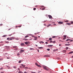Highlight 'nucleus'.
<instances>
[{
    "label": "nucleus",
    "mask_w": 73,
    "mask_h": 73,
    "mask_svg": "<svg viewBox=\"0 0 73 73\" xmlns=\"http://www.w3.org/2000/svg\"><path fill=\"white\" fill-rule=\"evenodd\" d=\"M70 41V42H72V41H73V40H71Z\"/></svg>",
    "instance_id": "nucleus-51"
},
{
    "label": "nucleus",
    "mask_w": 73,
    "mask_h": 73,
    "mask_svg": "<svg viewBox=\"0 0 73 73\" xmlns=\"http://www.w3.org/2000/svg\"><path fill=\"white\" fill-rule=\"evenodd\" d=\"M20 67L21 68H23V67H21V66H20Z\"/></svg>",
    "instance_id": "nucleus-61"
},
{
    "label": "nucleus",
    "mask_w": 73,
    "mask_h": 73,
    "mask_svg": "<svg viewBox=\"0 0 73 73\" xmlns=\"http://www.w3.org/2000/svg\"><path fill=\"white\" fill-rule=\"evenodd\" d=\"M68 48H68V47H66V50H67V49H68Z\"/></svg>",
    "instance_id": "nucleus-36"
},
{
    "label": "nucleus",
    "mask_w": 73,
    "mask_h": 73,
    "mask_svg": "<svg viewBox=\"0 0 73 73\" xmlns=\"http://www.w3.org/2000/svg\"><path fill=\"white\" fill-rule=\"evenodd\" d=\"M8 69H11V68L9 67L8 68H7Z\"/></svg>",
    "instance_id": "nucleus-55"
},
{
    "label": "nucleus",
    "mask_w": 73,
    "mask_h": 73,
    "mask_svg": "<svg viewBox=\"0 0 73 73\" xmlns=\"http://www.w3.org/2000/svg\"><path fill=\"white\" fill-rule=\"evenodd\" d=\"M21 62V60L19 61V63H20Z\"/></svg>",
    "instance_id": "nucleus-49"
},
{
    "label": "nucleus",
    "mask_w": 73,
    "mask_h": 73,
    "mask_svg": "<svg viewBox=\"0 0 73 73\" xmlns=\"http://www.w3.org/2000/svg\"><path fill=\"white\" fill-rule=\"evenodd\" d=\"M46 8L45 7H44V8H42V10H45V9Z\"/></svg>",
    "instance_id": "nucleus-23"
},
{
    "label": "nucleus",
    "mask_w": 73,
    "mask_h": 73,
    "mask_svg": "<svg viewBox=\"0 0 73 73\" xmlns=\"http://www.w3.org/2000/svg\"><path fill=\"white\" fill-rule=\"evenodd\" d=\"M37 39V37L36 36L35 37L34 40H36Z\"/></svg>",
    "instance_id": "nucleus-9"
},
{
    "label": "nucleus",
    "mask_w": 73,
    "mask_h": 73,
    "mask_svg": "<svg viewBox=\"0 0 73 73\" xmlns=\"http://www.w3.org/2000/svg\"><path fill=\"white\" fill-rule=\"evenodd\" d=\"M70 44H65V46H69Z\"/></svg>",
    "instance_id": "nucleus-8"
},
{
    "label": "nucleus",
    "mask_w": 73,
    "mask_h": 73,
    "mask_svg": "<svg viewBox=\"0 0 73 73\" xmlns=\"http://www.w3.org/2000/svg\"><path fill=\"white\" fill-rule=\"evenodd\" d=\"M13 39H12V38H11L10 39V40H13Z\"/></svg>",
    "instance_id": "nucleus-59"
},
{
    "label": "nucleus",
    "mask_w": 73,
    "mask_h": 73,
    "mask_svg": "<svg viewBox=\"0 0 73 73\" xmlns=\"http://www.w3.org/2000/svg\"><path fill=\"white\" fill-rule=\"evenodd\" d=\"M3 68L2 67L1 68H0V70H3Z\"/></svg>",
    "instance_id": "nucleus-28"
},
{
    "label": "nucleus",
    "mask_w": 73,
    "mask_h": 73,
    "mask_svg": "<svg viewBox=\"0 0 73 73\" xmlns=\"http://www.w3.org/2000/svg\"><path fill=\"white\" fill-rule=\"evenodd\" d=\"M35 65L36 66H38V64H37V63H36L35 64Z\"/></svg>",
    "instance_id": "nucleus-32"
},
{
    "label": "nucleus",
    "mask_w": 73,
    "mask_h": 73,
    "mask_svg": "<svg viewBox=\"0 0 73 73\" xmlns=\"http://www.w3.org/2000/svg\"><path fill=\"white\" fill-rule=\"evenodd\" d=\"M37 66H38V67H39V68H41V66H40V65H38Z\"/></svg>",
    "instance_id": "nucleus-20"
},
{
    "label": "nucleus",
    "mask_w": 73,
    "mask_h": 73,
    "mask_svg": "<svg viewBox=\"0 0 73 73\" xmlns=\"http://www.w3.org/2000/svg\"><path fill=\"white\" fill-rule=\"evenodd\" d=\"M12 35V34H11V35H9V36H11Z\"/></svg>",
    "instance_id": "nucleus-56"
},
{
    "label": "nucleus",
    "mask_w": 73,
    "mask_h": 73,
    "mask_svg": "<svg viewBox=\"0 0 73 73\" xmlns=\"http://www.w3.org/2000/svg\"><path fill=\"white\" fill-rule=\"evenodd\" d=\"M64 22H63L59 21L58 22V24H62Z\"/></svg>",
    "instance_id": "nucleus-2"
},
{
    "label": "nucleus",
    "mask_w": 73,
    "mask_h": 73,
    "mask_svg": "<svg viewBox=\"0 0 73 73\" xmlns=\"http://www.w3.org/2000/svg\"><path fill=\"white\" fill-rule=\"evenodd\" d=\"M66 24H67L68 25H71V23H67Z\"/></svg>",
    "instance_id": "nucleus-10"
},
{
    "label": "nucleus",
    "mask_w": 73,
    "mask_h": 73,
    "mask_svg": "<svg viewBox=\"0 0 73 73\" xmlns=\"http://www.w3.org/2000/svg\"><path fill=\"white\" fill-rule=\"evenodd\" d=\"M43 69H45V70H48V69L45 67H44Z\"/></svg>",
    "instance_id": "nucleus-5"
},
{
    "label": "nucleus",
    "mask_w": 73,
    "mask_h": 73,
    "mask_svg": "<svg viewBox=\"0 0 73 73\" xmlns=\"http://www.w3.org/2000/svg\"><path fill=\"white\" fill-rule=\"evenodd\" d=\"M48 16L49 17V19H52V16L50 15H48Z\"/></svg>",
    "instance_id": "nucleus-3"
},
{
    "label": "nucleus",
    "mask_w": 73,
    "mask_h": 73,
    "mask_svg": "<svg viewBox=\"0 0 73 73\" xmlns=\"http://www.w3.org/2000/svg\"><path fill=\"white\" fill-rule=\"evenodd\" d=\"M36 9V8H33L34 11H35Z\"/></svg>",
    "instance_id": "nucleus-31"
},
{
    "label": "nucleus",
    "mask_w": 73,
    "mask_h": 73,
    "mask_svg": "<svg viewBox=\"0 0 73 73\" xmlns=\"http://www.w3.org/2000/svg\"><path fill=\"white\" fill-rule=\"evenodd\" d=\"M1 73H4V72H1Z\"/></svg>",
    "instance_id": "nucleus-63"
},
{
    "label": "nucleus",
    "mask_w": 73,
    "mask_h": 73,
    "mask_svg": "<svg viewBox=\"0 0 73 73\" xmlns=\"http://www.w3.org/2000/svg\"><path fill=\"white\" fill-rule=\"evenodd\" d=\"M48 25L49 27V26H50V25H51L49 24V25Z\"/></svg>",
    "instance_id": "nucleus-57"
},
{
    "label": "nucleus",
    "mask_w": 73,
    "mask_h": 73,
    "mask_svg": "<svg viewBox=\"0 0 73 73\" xmlns=\"http://www.w3.org/2000/svg\"><path fill=\"white\" fill-rule=\"evenodd\" d=\"M3 25V24H1L0 25V26H2Z\"/></svg>",
    "instance_id": "nucleus-45"
},
{
    "label": "nucleus",
    "mask_w": 73,
    "mask_h": 73,
    "mask_svg": "<svg viewBox=\"0 0 73 73\" xmlns=\"http://www.w3.org/2000/svg\"><path fill=\"white\" fill-rule=\"evenodd\" d=\"M19 55H20V54L19 53H18L17 54V56H19Z\"/></svg>",
    "instance_id": "nucleus-48"
},
{
    "label": "nucleus",
    "mask_w": 73,
    "mask_h": 73,
    "mask_svg": "<svg viewBox=\"0 0 73 73\" xmlns=\"http://www.w3.org/2000/svg\"><path fill=\"white\" fill-rule=\"evenodd\" d=\"M28 68L27 67H26L25 68V69H28Z\"/></svg>",
    "instance_id": "nucleus-39"
},
{
    "label": "nucleus",
    "mask_w": 73,
    "mask_h": 73,
    "mask_svg": "<svg viewBox=\"0 0 73 73\" xmlns=\"http://www.w3.org/2000/svg\"><path fill=\"white\" fill-rule=\"evenodd\" d=\"M19 73H23V72H22L21 71H19L18 72Z\"/></svg>",
    "instance_id": "nucleus-26"
},
{
    "label": "nucleus",
    "mask_w": 73,
    "mask_h": 73,
    "mask_svg": "<svg viewBox=\"0 0 73 73\" xmlns=\"http://www.w3.org/2000/svg\"><path fill=\"white\" fill-rule=\"evenodd\" d=\"M29 37V36L28 35H27L26 36H25V38H27V37Z\"/></svg>",
    "instance_id": "nucleus-22"
},
{
    "label": "nucleus",
    "mask_w": 73,
    "mask_h": 73,
    "mask_svg": "<svg viewBox=\"0 0 73 73\" xmlns=\"http://www.w3.org/2000/svg\"><path fill=\"white\" fill-rule=\"evenodd\" d=\"M48 46L49 47H52V46H53L52 45H48Z\"/></svg>",
    "instance_id": "nucleus-21"
},
{
    "label": "nucleus",
    "mask_w": 73,
    "mask_h": 73,
    "mask_svg": "<svg viewBox=\"0 0 73 73\" xmlns=\"http://www.w3.org/2000/svg\"><path fill=\"white\" fill-rule=\"evenodd\" d=\"M23 68H25V65H23Z\"/></svg>",
    "instance_id": "nucleus-40"
},
{
    "label": "nucleus",
    "mask_w": 73,
    "mask_h": 73,
    "mask_svg": "<svg viewBox=\"0 0 73 73\" xmlns=\"http://www.w3.org/2000/svg\"><path fill=\"white\" fill-rule=\"evenodd\" d=\"M31 72L32 73H34V72Z\"/></svg>",
    "instance_id": "nucleus-62"
},
{
    "label": "nucleus",
    "mask_w": 73,
    "mask_h": 73,
    "mask_svg": "<svg viewBox=\"0 0 73 73\" xmlns=\"http://www.w3.org/2000/svg\"><path fill=\"white\" fill-rule=\"evenodd\" d=\"M66 41H69L68 40V39H67L66 40Z\"/></svg>",
    "instance_id": "nucleus-60"
},
{
    "label": "nucleus",
    "mask_w": 73,
    "mask_h": 73,
    "mask_svg": "<svg viewBox=\"0 0 73 73\" xmlns=\"http://www.w3.org/2000/svg\"><path fill=\"white\" fill-rule=\"evenodd\" d=\"M39 43L40 44H41V43H42V44H44V42H43L42 41H41L39 42Z\"/></svg>",
    "instance_id": "nucleus-15"
},
{
    "label": "nucleus",
    "mask_w": 73,
    "mask_h": 73,
    "mask_svg": "<svg viewBox=\"0 0 73 73\" xmlns=\"http://www.w3.org/2000/svg\"><path fill=\"white\" fill-rule=\"evenodd\" d=\"M18 70H19V71H20V69L19 68H18Z\"/></svg>",
    "instance_id": "nucleus-43"
},
{
    "label": "nucleus",
    "mask_w": 73,
    "mask_h": 73,
    "mask_svg": "<svg viewBox=\"0 0 73 73\" xmlns=\"http://www.w3.org/2000/svg\"><path fill=\"white\" fill-rule=\"evenodd\" d=\"M30 50H33V48H30Z\"/></svg>",
    "instance_id": "nucleus-30"
},
{
    "label": "nucleus",
    "mask_w": 73,
    "mask_h": 73,
    "mask_svg": "<svg viewBox=\"0 0 73 73\" xmlns=\"http://www.w3.org/2000/svg\"><path fill=\"white\" fill-rule=\"evenodd\" d=\"M62 52H63L64 53H66V50H63L62 51Z\"/></svg>",
    "instance_id": "nucleus-12"
},
{
    "label": "nucleus",
    "mask_w": 73,
    "mask_h": 73,
    "mask_svg": "<svg viewBox=\"0 0 73 73\" xmlns=\"http://www.w3.org/2000/svg\"><path fill=\"white\" fill-rule=\"evenodd\" d=\"M48 42H45V43L46 44H48Z\"/></svg>",
    "instance_id": "nucleus-53"
},
{
    "label": "nucleus",
    "mask_w": 73,
    "mask_h": 73,
    "mask_svg": "<svg viewBox=\"0 0 73 73\" xmlns=\"http://www.w3.org/2000/svg\"><path fill=\"white\" fill-rule=\"evenodd\" d=\"M7 40H8V41H9V40H10V38H7Z\"/></svg>",
    "instance_id": "nucleus-17"
},
{
    "label": "nucleus",
    "mask_w": 73,
    "mask_h": 73,
    "mask_svg": "<svg viewBox=\"0 0 73 73\" xmlns=\"http://www.w3.org/2000/svg\"><path fill=\"white\" fill-rule=\"evenodd\" d=\"M49 40H52V38H50L49 39Z\"/></svg>",
    "instance_id": "nucleus-27"
},
{
    "label": "nucleus",
    "mask_w": 73,
    "mask_h": 73,
    "mask_svg": "<svg viewBox=\"0 0 73 73\" xmlns=\"http://www.w3.org/2000/svg\"><path fill=\"white\" fill-rule=\"evenodd\" d=\"M52 43H56V41H54L52 42Z\"/></svg>",
    "instance_id": "nucleus-38"
},
{
    "label": "nucleus",
    "mask_w": 73,
    "mask_h": 73,
    "mask_svg": "<svg viewBox=\"0 0 73 73\" xmlns=\"http://www.w3.org/2000/svg\"><path fill=\"white\" fill-rule=\"evenodd\" d=\"M27 72H24V73H27Z\"/></svg>",
    "instance_id": "nucleus-64"
},
{
    "label": "nucleus",
    "mask_w": 73,
    "mask_h": 73,
    "mask_svg": "<svg viewBox=\"0 0 73 73\" xmlns=\"http://www.w3.org/2000/svg\"><path fill=\"white\" fill-rule=\"evenodd\" d=\"M5 48H6V49L7 50H9V47L8 46H5Z\"/></svg>",
    "instance_id": "nucleus-1"
},
{
    "label": "nucleus",
    "mask_w": 73,
    "mask_h": 73,
    "mask_svg": "<svg viewBox=\"0 0 73 73\" xmlns=\"http://www.w3.org/2000/svg\"><path fill=\"white\" fill-rule=\"evenodd\" d=\"M52 38H56V36H52Z\"/></svg>",
    "instance_id": "nucleus-34"
},
{
    "label": "nucleus",
    "mask_w": 73,
    "mask_h": 73,
    "mask_svg": "<svg viewBox=\"0 0 73 73\" xmlns=\"http://www.w3.org/2000/svg\"><path fill=\"white\" fill-rule=\"evenodd\" d=\"M21 46H23V45H24V44L22 43L21 44Z\"/></svg>",
    "instance_id": "nucleus-16"
},
{
    "label": "nucleus",
    "mask_w": 73,
    "mask_h": 73,
    "mask_svg": "<svg viewBox=\"0 0 73 73\" xmlns=\"http://www.w3.org/2000/svg\"><path fill=\"white\" fill-rule=\"evenodd\" d=\"M41 7H44V6H41Z\"/></svg>",
    "instance_id": "nucleus-52"
},
{
    "label": "nucleus",
    "mask_w": 73,
    "mask_h": 73,
    "mask_svg": "<svg viewBox=\"0 0 73 73\" xmlns=\"http://www.w3.org/2000/svg\"><path fill=\"white\" fill-rule=\"evenodd\" d=\"M21 27V25H20L18 26V27H19V28H20Z\"/></svg>",
    "instance_id": "nucleus-37"
},
{
    "label": "nucleus",
    "mask_w": 73,
    "mask_h": 73,
    "mask_svg": "<svg viewBox=\"0 0 73 73\" xmlns=\"http://www.w3.org/2000/svg\"><path fill=\"white\" fill-rule=\"evenodd\" d=\"M71 23L72 24H73V21L71 22Z\"/></svg>",
    "instance_id": "nucleus-42"
},
{
    "label": "nucleus",
    "mask_w": 73,
    "mask_h": 73,
    "mask_svg": "<svg viewBox=\"0 0 73 73\" xmlns=\"http://www.w3.org/2000/svg\"><path fill=\"white\" fill-rule=\"evenodd\" d=\"M13 48H17V46H13Z\"/></svg>",
    "instance_id": "nucleus-14"
},
{
    "label": "nucleus",
    "mask_w": 73,
    "mask_h": 73,
    "mask_svg": "<svg viewBox=\"0 0 73 73\" xmlns=\"http://www.w3.org/2000/svg\"><path fill=\"white\" fill-rule=\"evenodd\" d=\"M47 50H48V51H49V50H50V49L48 48L47 49Z\"/></svg>",
    "instance_id": "nucleus-35"
},
{
    "label": "nucleus",
    "mask_w": 73,
    "mask_h": 73,
    "mask_svg": "<svg viewBox=\"0 0 73 73\" xmlns=\"http://www.w3.org/2000/svg\"><path fill=\"white\" fill-rule=\"evenodd\" d=\"M73 53V51H72V52H70L68 54H71L72 53Z\"/></svg>",
    "instance_id": "nucleus-18"
},
{
    "label": "nucleus",
    "mask_w": 73,
    "mask_h": 73,
    "mask_svg": "<svg viewBox=\"0 0 73 73\" xmlns=\"http://www.w3.org/2000/svg\"><path fill=\"white\" fill-rule=\"evenodd\" d=\"M15 40H19V39L18 38H15Z\"/></svg>",
    "instance_id": "nucleus-29"
},
{
    "label": "nucleus",
    "mask_w": 73,
    "mask_h": 73,
    "mask_svg": "<svg viewBox=\"0 0 73 73\" xmlns=\"http://www.w3.org/2000/svg\"><path fill=\"white\" fill-rule=\"evenodd\" d=\"M7 59H9L10 58H9V57H7Z\"/></svg>",
    "instance_id": "nucleus-54"
},
{
    "label": "nucleus",
    "mask_w": 73,
    "mask_h": 73,
    "mask_svg": "<svg viewBox=\"0 0 73 73\" xmlns=\"http://www.w3.org/2000/svg\"><path fill=\"white\" fill-rule=\"evenodd\" d=\"M2 37H7V35H5L3 36H2Z\"/></svg>",
    "instance_id": "nucleus-13"
},
{
    "label": "nucleus",
    "mask_w": 73,
    "mask_h": 73,
    "mask_svg": "<svg viewBox=\"0 0 73 73\" xmlns=\"http://www.w3.org/2000/svg\"><path fill=\"white\" fill-rule=\"evenodd\" d=\"M50 57V56L49 55H45L44 56V57Z\"/></svg>",
    "instance_id": "nucleus-4"
},
{
    "label": "nucleus",
    "mask_w": 73,
    "mask_h": 73,
    "mask_svg": "<svg viewBox=\"0 0 73 73\" xmlns=\"http://www.w3.org/2000/svg\"><path fill=\"white\" fill-rule=\"evenodd\" d=\"M39 49H43V47H38Z\"/></svg>",
    "instance_id": "nucleus-24"
},
{
    "label": "nucleus",
    "mask_w": 73,
    "mask_h": 73,
    "mask_svg": "<svg viewBox=\"0 0 73 73\" xmlns=\"http://www.w3.org/2000/svg\"><path fill=\"white\" fill-rule=\"evenodd\" d=\"M13 67L14 69H16L17 68V67L16 66H13Z\"/></svg>",
    "instance_id": "nucleus-19"
},
{
    "label": "nucleus",
    "mask_w": 73,
    "mask_h": 73,
    "mask_svg": "<svg viewBox=\"0 0 73 73\" xmlns=\"http://www.w3.org/2000/svg\"><path fill=\"white\" fill-rule=\"evenodd\" d=\"M5 43H6L7 44H8L9 43V42L8 41H6L5 42Z\"/></svg>",
    "instance_id": "nucleus-25"
},
{
    "label": "nucleus",
    "mask_w": 73,
    "mask_h": 73,
    "mask_svg": "<svg viewBox=\"0 0 73 73\" xmlns=\"http://www.w3.org/2000/svg\"><path fill=\"white\" fill-rule=\"evenodd\" d=\"M64 37L65 38H66V35H64Z\"/></svg>",
    "instance_id": "nucleus-33"
},
{
    "label": "nucleus",
    "mask_w": 73,
    "mask_h": 73,
    "mask_svg": "<svg viewBox=\"0 0 73 73\" xmlns=\"http://www.w3.org/2000/svg\"><path fill=\"white\" fill-rule=\"evenodd\" d=\"M68 21H65V22H66V23H68Z\"/></svg>",
    "instance_id": "nucleus-47"
},
{
    "label": "nucleus",
    "mask_w": 73,
    "mask_h": 73,
    "mask_svg": "<svg viewBox=\"0 0 73 73\" xmlns=\"http://www.w3.org/2000/svg\"><path fill=\"white\" fill-rule=\"evenodd\" d=\"M29 43V42H25V44H26V45H28V44Z\"/></svg>",
    "instance_id": "nucleus-6"
},
{
    "label": "nucleus",
    "mask_w": 73,
    "mask_h": 73,
    "mask_svg": "<svg viewBox=\"0 0 73 73\" xmlns=\"http://www.w3.org/2000/svg\"><path fill=\"white\" fill-rule=\"evenodd\" d=\"M50 43H52V42H53V41H52L51 40L50 41Z\"/></svg>",
    "instance_id": "nucleus-46"
},
{
    "label": "nucleus",
    "mask_w": 73,
    "mask_h": 73,
    "mask_svg": "<svg viewBox=\"0 0 73 73\" xmlns=\"http://www.w3.org/2000/svg\"><path fill=\"white\" fill-rule=\"evenodd\" d=\"M57 59L58 60H60V58H58Z\"/></svg>",
    "instance_id": "nucleus-50"
},
{
    "label": "nucleus",
    "mask_w": 73,
    "mask_h": 73,
    "mask_svg": "<svg viewBox=\"0 0 73 73\" xmlns=\"http://www.w3.org/2000/svg\"><path fill=\"white\" fill-rule=\"evenodd\" d=\"M23 40H25V41H28V39L26 38H23Z\"/></svg>",
    "instance_id": "nucleus-11"
},
{
    "label": "nucleus",
    "mask_w": 73,
    "mask_h": 73,
    "mask_svg": "<svg viewBox=\"0 0 73 73\" xmlns=\"http://www.w3.org/2000/svg\"><path fill=\"white\" fill-rule=\"evenodd\" d=\"M25 50H21L20 51V52L21 53H22V52H24Z\"/></svg>",
    "instance_id": "nucleus-7"
},
{
    "label": "nucleus",
    "mask_w": 73,
    "mask_h": 73,
    "mask_svg": "<svg viewBox=\"0 0 73 73\" xmlns=\"http://www.w3.org/2000/svg\"><path fill=\"white\" fill-rule=\"evenodd\" d=\"M17 49H18L17 48H15L14 49V50H17Z\"/></svg>",
    "instance_id": "nucleus-41"
},
{
    "label": "nucleus",
    "mask_w": 73,
    "mask_h": 73,
    "mask_svg": "<svg viewBox=\"0 0 73 73\" xmlns=\"http://www.w3.org/2000/svg\"><path fill=\"white\" fill-rule=\"evenodd\" d=\"M68 40L70 41V39H68Z\"/></svg>",
    "instance_id": "nucleus-58"
},
{
    "label": "nucleus",
    "mask_w": 73,
    "mask_h": 73,
    "mask_svg": "<svg viewBox=\"0 0 73 73\" xmlns=\"http://www.w3.org/2000/svg\"><path fill=\"white\" fill-rule=\"evenodd\" d=\"M66 39V38H63V40H65Z\"/></svg>",
    "instance_id": "nucleus-44"
}]
</instances>
